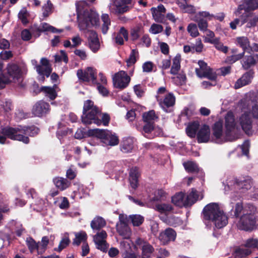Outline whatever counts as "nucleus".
<instances>
[{
    "instance_id": "obj_32",
    "label": "nucleus",
    "mask_w": 258,
    "mask_h": 258,
    "mask_svg": "<svg viewBox=\"0 0 258 258\" xmlns=\"http://www.w3.org/2000/svg\"><path fill=\"white\" fill-rule=\"evenodd\" d=\"M139 176V171L138 168L135 167L130 169L129 181L131 187L134 189H136L138 186Z\"/></svg>"
},
{
    "instance_id": "obj_64",
    "label": "nucleus",
    "mask_w": 258,
    "mask_h": 258,
    "mask_svg": "<svg viewBox=\"0 0 258 258\" xmlns=\"http://www.w3.org/2000/svg\"><path fill=\"white\" fill-rule=\"evenodd\" d=\"M163 30L162 26L157 24H153L151 25L150 29V32L154 34H157L161 32Z\"/></svg>"
},
{
    "instance_id": "obj_54",
    "label": "nucleus",
    "mask_w": 258,
    "mask_h": 258,
    "mask_svg": "<svg viewBox=\"0 0 258 258\" xmlns=\"http://www.w3.org/2000/svg\"><path fill=\"white\" fill-rule=\"evenodd\" d=\"M155 209L161 213H166L172 210V207L169 204H160L156 205Z\"/></svg>"
},
{
    "instance_id": "obj_43",
    "label": "nucleus",
    "mask_w": 258,
    "mask_h": 258,
    "mask_svg": "<svg viewBox=\"0 0 258 258\" xmlns=\"http://www.w3.org/2000/svg\"><path fill=\"white\" fill-rule=\"evenodd\" d=\"M116 164L114 161H110L106 163L104 166V171L106 174L110 175V177L113 175V173L115 171Z\"/></svg>"
},
{
    "instance_id": "obj_3",
    "label": "nucleus",
    "mask_w": 258,
    "mask_h": 258,
    "mask_svg": "<svg viewBox=\"0 0 258 258\" xmlns=\"http://www.w3.org/2000/svg\"><path fill=\"white\" fill-rule=\"evenodd\" d=\"M204 219L211 221L217 228L220 229L228 223V217L217 203H210L203 210Z\"/></svg>"
},
{
    "instance_id": "obj_8",
    "label": "nucleus",
    "mask_w": 258,
    "mask_h": 258,
    "mask_svg": "<svg viewBox=\"0 0 258 258\" xmlns=\"http://www.w3.org/2000/svg\"><path fill=\"white\" fill-rule=\"evenodd\" d=\"M7 77L10 80V83L17 82L23 74L26 73L27 69L25 64L18 66L17 64L10 62L6 67Z\"/></svg>"
},
{
    "instance_id": "obj_47",
    "label": "nucleus",
    "mask_w": 258,
    "mask_h": 258,
    "mask_svg": "<svg viewBox=\"0 0 258 258\" xmlns=\"http://www.w3.org/2000/svg\"><path fill=\"white\" fill-rule=\"evenodd\" d=\"M26 244L31 252H33L35 250H39L40 245L36 243L31 237H28L26 240Z\"/></svg>"
},
{
    "instance_id": "obj_29",
    "label": "nucleus",
    "mask_w": 258,
    "mask_h": 258,
    "mask_svg": "<svg viewBox=\"0 0 258 258\" xmlns=\"http://www.w3.org/2000/svg\"><path fill=\"white\" fill-rule=\"evenodd\" d=\"M123 38L125 40L127 41L128 33L127 30L124 27H122L116 34H114V39L116 44L122 45L124 44Z\"/></svg>"
},
{
    "instance_id": "obj_56",
    "label": "nucleus",
    "mask_w": 258,
    "mask_h": 258,
    "mask_svg": "<svg viewBox=\"0 0 258 258\" xmlns=\"http://www.w3.org/2000/svg\"><path fill=\"white\" fill-rule=\"evenodd\" d=\"M139 52L137 49H132L130 54L129 58L127 60L126 62L128 66L134 64L137 61V58L138 57Z\"/></svg>"
},
{
    "instance_id": "obj_4",
    "label": "nucleus",
    "mask_w": 258,
    "mask_h": 258,
    "mask_svg": "<svg viewBox=\"0 0 258 258\" xmlns=\"http://www.w3.org/2000/svg\"><path fill=\"white\" fill-rule=\"evenodd\" d=\"M100 110L94 105L91 100L85 101L83 106L82 121L85 124L95 123L98 125L101 124L99 119L100 117Z\"/></svg>"
},
{
    "instance_id": "obj_41",
    "label": "nucleus",
    "mask_w": 258,
    "mask_h": 258,
    "mask_svg": "<svg viewBox=\"0 0 258 258\" xmlns=\"http://www.w3.org/2000/svg\"><path fill=\"white\" fill-rule=\"evenodd\" d=\"M75 238H74L73 244L75 245L78 246L81 242L86 243L87 236V234L84 231H81L80 232L75 233Z\"/></svg>"
},
{
    "instance_id": "obj_2",
    "label": "nucleus",
    "mask_w": 258,
    "mask_h": 258,
    "mask_svg": "<svg viewBox=\"0 0 258 258\" xmlns=\"http://www.w3.org/2000/svg\"><path fill=\"white\" fill-rule=\"evenodd\" d=\"M38 128L34 126L29 127L19 126L15 128L4 127L0 132V144H5L7 138L27 144L29 142L27 136H34L38 133Z\"/></svg>"
},
{
    "instance_id": "obj_59",
    "label": "nucleus",
    "mask_w": 258,
    "mask_h": 258,
    "mask_svg": "<svg viewBox=\"0 0 258 258\" xmlns=\"http://www.w3.org/2000/svg\"><path fill=\"white\" fill-rule=\"evenodd\" d=\"M244 54L245 52H242L238 54H233L231 56H228L226 58V61L229 63H233L243 58Z\"/></svg>"
},
{
    "instance_id": "obj_58",
    "label": "nucleus",
    "mask_w": 258,
    "mask_h": 258,
    "mask_svg": "<svg viewBox=\"0 0 258 258\" xmlns=\"http://www.w3.org/2000/svg\"><path fill=\"white\" fill-rule=\"evenodd\" d=\"M177 76L172 78L173 82L177 85H181L185 83L186 76L185 74L181 73L176 74Z\"/></svg>"
},
{
    "instance_id": "obj_9",
    "label": "nucleus",
    "mask_w": 258,
    "mask_h": 258,
    "mask_svg": "<svg viewBox=\"0 0 258 258\" xmlns=\"http://www.w3.org/2000/svg\"><path fill=\"white\" fill-rule=\"evenodd\" d=\"M93 135L101 140L104 146H114L118 144L119 139L115 134L108 130L94 129L91 131Z\"/></svg>"
},
{
    "instance_id": "obj_30",
    "label": "nucleus",
    "mask_w": 258,
    "mask_h": 258,
    "mask_svg": "<svg viewBox=\"0 0 258 258\" xmlns=\"http://www.w3.org/2000/svg\"><path fill=\"white\" fill-rule=\"evenodd\" d=\"M134 148V139L128 137L123 139L120 145V150L123 153L131 152Z\"/></svg>"
},
{
    "instance_id": "obj_48",
    "label": "nucleus",
    "mask_w": 258,
    "mask_h": 258,
    "mask_svg": "<svg viewBox=\"0 0 258 258\" xmlns=\"http://www.w3.org/2000/svg\"><path fill=\"white\" fill-rule=\"evenodd\" d=\"M185 169L189 172H195L198 170V165L191 161H188L183 163Z\"/></svg>"
},
{
    "instance_id": "obj_28",
    "label": "nucleus",
    "mask_w": 258,
    "mask_h": 258,
    "mask_svg": "<svg viewBox=\"0 0 258 258\" xmlns=\"http://www.w3.org/2000/svg\"><path fill=\"white\" fill-rule=\"evenodd\" d=\"M253 77V72L252 71H249L245 73L236 81L235 84V88L238 89L248 84L251 82Z\"/></svg>"
},
{
    "instance_id": "obj_53",
    "label": "nucleus",
    "mask_w": 258,
    "mask_h": 258,
    "mask_svg": "<svg viewBox=\"0 0 258 258\" xmlns=\"http://www.w3.org/2000/svg\"><path fill=\"white\" fill-rule=\"evenodd\" d=\"M29 16L28 12L25 8H22L18 14V17L24 24L28 23V18Z\"/></svg>"
},
{
    "instance_id": "obj_17",
    "label": "nucleus",
    "mask_w": 258,
    "mask_h": 258,
    "mask_svg": "<svg viewBox=\"0 0 258 258\" xmlns=\"http://www.w3.org/2000/svg\"><path fill=\"white\" fill-rule=\"evenodd\" d=\"M107 236V233L104 230L98 232L93 236V241L96 247L103 252H106L109 246L106 240Z\"/></svg>"
},
{
    "instance_id": "obj_46",
    "label": "nucleus",
    "mask_w": 258,
    "mask_h": 258,
    "mask_svg": "<svg viewBox=\"0 0 258 258\" xmlns=\"http://www.w3.org/2000/svg\"><path fill=\"white\" fill-rule=\"evenodd\" d=\"M143 118L145 122L152 123L157 118V116L155 114V112L154 110H150L147 112L144 113L143 114Z\"/></svg>"
},
{
    "instance_id": "obj_6",
    "label": "nucleus",
    "mask_w": 258,
    "mask_h": 258,
    "mask_svg": "<svg viewBox=\"0 0 258 258\" xmlns=\"http://www.w3.org/2000/svg\"><path fill=\"white\" fill-rule=\"evenodd\" d=\"M249 209V210L246 208L243 210V214L237 223V226L240 230L251 231L255 228L256 219L254 214L256 209L253 206H250Z\"/></svg>"
},
{
    "instance_id": "obj_1",
    "label": "nucleus",
    "mask_w": 258,
    "mask_h": 258,
    "mask_svg": "<svg viewBox=\"0 0 258 258\" xmlns=\"http://www.w3.org/2000/svg\"><path fill=\"white\" fill-rule=\"evenodd\" d=\"M86 4L85 1H81L76 4L78 13L79 27L81 31H86L92 27L100 28L103 34H106L111 25V20L109 15L103 14L101 19L102 24L99 25V15L94 11L85 10L82 11L80 8L81 5Z\"/></svg>"
},
{
    "instance_id": "obj_57",
    "label": "nucleus",
    "mask_w": 258,
    "mask_h": 258,
    "mask_svg": "<svg viewBox=\"0 0 258 258\" xmlns=\"http://www.w3.org/2000/svg\"><path fill=\"white\" fill-rule=\"evenodd\" d=\"M191 20L198 23V27L201 31L205 32L208 30L207 29L208 26V22L205 19L202 18L200 19V20H198L195 18L191 19Z\"/></svg>"
},
{
    "instance_id": "obj_12",
    "label": "nucleus",
    "mask_w": 258,
    "mask_h": 258,
    "mask_svg": "<svg viewBox=\"0 0 258 258\" xmlns=\"http://www.w3.org/2000/svg\"><path fill=\"white\" fill-rule=\"evenodd\" d=\"M199 68L196 69V73L199 78H207L211 81H215L217 75L213 70L211 69L203 60L198 61Z\"/></svg>"
},
{
    "instance_id": "obj_18",
    "label": "nucleus",
    "mask_w": 258,
    "mask_h": 258,
    "mask_svg": "<svg viewBox=\"0 0 258 258\" xmlns=\"http://www.w3.org/2000/svg\"><path fill=\"white\" fill-rule=\"evenodd\" d=\"M88 35V43L90 49L94 53L97 52L100 47V44L97 33L93 30L84 31Z\"/></svg>"
},
{
    "instance_id": "obj_10",
    "label": "nucleus",
    "mask_w": 258,
    "mask_h": 258,
    "mask_svg": "<svg viewBox=\"0 0 258 258\" xmlns=\"http://www.w3.org/2000/svg\"><path fill=\"white\" fill-rule=\"evenodd\" d=\"M156 98L160 106L165 111L166 108L172 106L175 103V97L172 93L167 92L165 87H160L157 91Z\"/></svg>"
},
{
    "instance_id": "obj_24",
    "label": "nucleus",
    "mask_w": 258,
    "mask_h": 258,
    "mask_svg": "<svg viewBox=\"0 0 258 258\" xmlns=\"http://www.w3.org/2000/svg\"><path fill=\"white\" fill-rule=\"evenodd\" d=\"M258 9V0H249L245 2V4L239 5L237 9L235 11L234 14L236 16H240L241 11L244 10L245 11L253 10Z\"/></svg>"
},
{
    "instance_id": "obj_7",
    "label": "nucleus",
    "mask_w": 258,
    "mask_h": 258,
    "mask_svg": "<svg viewBox=\"0 0 258 258\" xmlns=\"http://www.w3.org/2000/svg\"><path fill=\"white\" fill-rule=\"evenodd\" d=\"M258 119V105H254L249 112L242 114L239 118L242 129L247 135L252 134V122Z\"/></svg>"
},
{
    "instance_id": "obj_36",
    "label": "nucleus",
    "mask_w": 258,
    "mask_h": 258,
    "mask_svg": "<svg viewBox=\"0 0 258 258\" xmlns=\"http://www.w3.org/2000/svg\"><path fill=\"white\" fill-rule=\"evenodd\" d=\"M53 182L56 187L60 190L66 189L70 185L69 181L62 177H55L53 179Z\"/></svg>"
},
{
    "instance_id": "obj_50",
    "label": "nucleus",
    "mask_w": 258,
    "mask_h": 258,
    "mask_svg": "<svg viewBox=\"0 0 258 258\" xmlns=\"http://www.w3.org/2000/svg\"><path fill=\"white\" fill-rule=\"evenodd\" d=\"M53 5L49 0L42 7V14L44 17H47L52 12Z\"/></svg>"
},
{
    "instance_id": "obj_14",
    "label": "nucleus",
    "mask_w": 258,
    "mask_h": 258,
    "mask_svg": "<svg viewBox=\"0 0 258 258\" xmlns=\"http://www.w3.org/2000/svg\"><path fill=\"white\" fill-rule=\"evenodd\" d=\"M132 0H112V3L109 5L110 11L115 14H122L130 9L129 5Z\"/></svg>"
},
{
    "instance_id": "obj_44",
    "label": "nucleus",
    "mask_w": 258,
    "mask_h": 258,
    "mask_svg": "<svg viewBox=\"0 0 258 258\" xmlns=\"http://www.w3.org/2000/svg\"><path fill=\"white\" fill-rule=\"evenodd\" d=\"M133 243L131 240H123L120 242V249L123 253H128L132 252V246Z\"/></svg>"
},
{
    "instance_id": "obj_5",
    "label": "nucleus",
    "mask_w": 258,
    "mask_h": 258,
    "mask_svg": "<svg viewBox=\"0 0 258 258\" xmlns=\"http://www.w3.org/2000/svg\"><path fill=\"white\" fill-rule=\"evenodd\" d=\"M252 179L250 177H246L240 180L233 176H229L225 182H223L224 185V191L226 194L237 192L238 190L242 189L247 190L251 188Z\"/></svg>"
},
{
    "instance_id": "obj_16",
    "label": "nucleus",
    "mask_w": 258,
    "mask_h": 258,
    "mask_svg": "<svg viewBox=\"0 0 258 258\" xmlns=\"http://www.w3.org/2000/svg\"><path fill=\"white\" fill-rule=\"evenodd\" d=\"M51 71L48 60L45 58H41L40 64L36 66V72L39 74L38 80L43 82L45 80V76L48 77Z\"/></svg>"
},
{
    "instance_id": "obj_19",
    "label": "nucleus",
    "mask_w": 258,
    "mask_h": 258,
    "mask_svg": "<svg viewBox=\"0 0 258 258\" xmlns=\"http://www.w3.org/2000/svg\"><path fill=\"white\" fill-rule=\"evenodd\" d=\"M49 110L50 106L49 104L42 100H40L34 104L32 112L35 116L41 117L49 112Z\"/></svg>"
},
{
    "instance_id": "obj_33",
    "label": "nucleus",
    "mask_w": 258,
    "mask_h": 258,
    "mask_svg": "<svg viewBox=\"0 0 258 258\" xmlns=\"http://www.w3.org/2000/svg\"><path fill=\"white\" fill-rule=\"evenodd\" d=\"M235 44L241 47L243 52L250 50V42L247 37L245 36L238 37L235 39Z\"/></svg>"
},
{
    "instance_id": "obj_15",
    "label": "nucleus",
    "mask_w": 258,
    "mask_h": 258,
    "mask_svg": "<svg viewBox=\"0 0 258 258\" xmlns=\"http://www.w3.org/2000/svg\"><path fill=\"white\" fill-rule=\"evenodd\" d=\"M224 120L225 135L227 137H231L238 129L233 113L231 111L228 112L225 116Z\"/></svg>"
},
{
    "instance_id": "obj_11",
    "label": "nucleus",
    "mask_w": 258,
    "mask_h": 258,
    "mask_svg": "<svg viewBox=\"0 0 258 258\" xmlns=\"http://www.w3.org/2000/svg\"><path fill=\"white\" fill-rule=\"evenodd\" d=\"M213 141L218 144L223 143L227 141H231L235 139L234 137H223V121L219 120L216 121L213 126Z\"/></svg>"
},
{
    "instance_id": "obj_31",
    "label": "nucleus",
    "mask_w": 258,
    "mask_h": 258,
    "mask_svg": "<svg viewBox=\"0 0 258 258\" xmlns=\"http://www.w3.org/2000/svg\"><path fill=\"white\" fill-rule=\"evenodd\" d=\"M117 233L123 238L129 239L132 234V231L127 224H120L116 225Z\"/></svg>"
},
{
    "instance_id": "obj_45",
    "label": "nucleus",
    "mask_w": 258,
    "mask_h": 258,
    "mask_svg": "<svg viewBox=\"0 0 258 258\" xmlns=\"http://www.w3.org/2000/svg\"><path fill=\"white\" fill-rule=\"evenodd\" d=\"M37 30L39 32L50 31L53 33L61 31L57 30L56 28L46 23H41L37 28Z\"/></svg>"
},
{
    "instance_id": "obj_13",
    "label": "nucleus",
    "mask_w": 258,
    "mask_h": 258,
    "mask_svg": "<svg viewBox=\"0 0 258 258\" xmlns=\"http://www.w3.org/2000/svg\"><path fill=\"white\" fill-rule=\"evenodd\" d=\"M112 80L115 88L123 89L128 86L131 81V77L126 72L120 71L114 75Z\"/></svg>"
},
{
    "instance_id": "obj_37",
    "label": "nucleus",
    "mask_w": 258,
    "mask_h": 258,
    "mask_svg": "<svg viewBox=\"0 0 258 258\" xmlns=\"http://www.w3.org/2000/svg\"><path fill=\"white\" fill-rule=\"evenodd\" d=\"M106 225L105 220L99 216H97L91 222V227L93 230H99Z\"/></svg>"
},
{
    "instance_id": "obj_25",
    "label": "nucleus",
    "mask_w": 258,
    "mask_h": 258,
    "mask_svg": "<svg viewBox=\"0 0 258 258\" xmlns=\"http://www.w3.org/2000/svg\"><path fill=\"white\" fill-rule=\"evenodd\" d=\"M210 129L208 125L204 124L201 126L197 134V138L199 143H206L210 140Z\"/></svg>"
},
{
    "instance_id": "obj_27",
    "label": "nucleus",
    "mask_w": 258,
    "mask_h": 258,
    "mask_svg": "<svg viewBox=\"0 0 258 258\" xmlns=\"http://www.w3.org/2000/svg\"><path fill=\"white\" fill-rule=\"evenodd\" d=\"M204 195L199 193L196 190L192 189L191 192L185 197V206H190L195 203L198 200L203 198Z\"/></svg>"
},
{
    "instance_id": "obj_62",
    "label": "nucleus",
    "mask_w": 258,
    "mask_h": 258,
    "mask_svg": "<svg viewBox=\"0 0 258 258\" xmlns=\"http://www.w3.org/2000/svg\"><path fill=\"white\" fill-rule=\"evenodd\" d=\"M250 206H248L247 207H245L244 208H243L242 205L241 203H240V202L237 203L235 206V211H234V216L236 217H238L239 216V215L241 213L243 214V210L246 208L249 210V207Z\"/></svg>"
},
{
    "instance_id": "obj_21",
    "label": "nucleus",
    "mask_w": 258,
    "mask_h": 258,
    "mask_svg": "<svg viewBox=\"0 0 258 258\" xmlns=\"http://www.w3.org/2000/svg\"><path fill=\"white\" fill-rule=\"evenodd\" d=\"M176 236V232L173 229L168 228L160 233L159 239L163 244L165 245L170 241H174Z\"/></svg>"
},
{
    "instance_id": "obj_20",
    "label": "nucleus",
    "mask_w": 258,
    "mask_h": 258,
    "mask_svg": "<svg viewBox=\"0 0 258 258\" xmlns=\"http://www.w3.org/2000/svg\"><path fill=\"white\" fill-rule=\"evenodd\" d=\"M258 246V240L256 239L249 238L244 243V247H240L236 250L238 255H247L251 253L249 248H254Z\"/></svg>"
},
{
    "instance_id": "obj_61",
    "label": "nucleus",
    "mask_w": 258,
    "mask_h": 258,
    "mask_svg": "<svg viewBox=\"0 0 258 258\" xmlns=\"http://www.w3.org/2000/svg\"><path fill=\"white\" fill-rule=\"evenodd\" d=\"M206 35L204 37V40L205 42L210 43L211 44V42L216 41L218 38H215V34L214 33L209 30H207L206 31Z\"/></svg>"
},
{
    "instance_id": "obj_34",
    "label": "nucleus",
    "mask_w": 258,
    "mask_h": 258,
    "mask_svg": "<svg viewBox=\"0 0 258 258\" xmlns=\"http://www.w3.org/2000/svg\"><path fill=\"white\" fill-rule=\"evenodd\" d=\"M58 89L56 85H54L52 87H43L41 91L45 93V95L50 100H54L57 96L56 90Z\"/></svg>"
},
{
    "instance_id": "obj_49",
    "label": "nucleus",
    "mask_w": 258,
    "mask_h": 258,
    "mask_svg": "<svg viewBox=\"0 0 258 258\" xmlns=\"http://www.w3.org/2000/svg\"><path fill=\"white\" fill-rule=\"evenodd\" d=\"M151 11L153 17L157 22L162 23L164 20V15L157 11L155 8H152Z\"/></svg>"
},
{
    "instance_id": "obj_22",
    "label": "nucleus",
    "mask_w": 258,
    "mask_h": 258,
    "mask_svg": "<svg viewBox=\"0 0 258 258\" xmlns=\"http://www.w3.org/2000/svg\"><path fill=\"white\" fill-rule=\"evenodd\" d=\"M136 243L137 245L141 246V258H151V254L153 252L154 248L150 244L140 238L136 240Z\"/></svg>"
},
{
    "instance_id": "obj_23",
    "label": "nucleus",
    "mask_w": 258,
    "mask_h": 258,
    "mask_svg": "<svg viewBox=\"0 0 258 258\" xmlns=\"http://www.w3.org/2000/svg\"><path fill=\"white\" fill-rule=\"evenodd\" d=\"M77 74L80 80L85 82L94 81L96 79V72L92 68H88L84 72L82 70H79Z\"/></svg>"
},
{
    "instance_id": "obj_39",
    "label": "nucleus",
    "mask_w": 258,
    "mask_h": 258,
    "mask_svg": "<svg viewBox=\"0 0 258 258\" xmlns=\"http://www.w3.org/2000/svg\"><path fill=\"white\" fill-rule=\"evenodd\" d=\"M181 56L176 55L173 59V63L170 70V73L172 75L177 74L180 69Z\"/></svg>"
},
{
    "instance_id": "obj_60",
    "label": "nucleus",
    "mask_w": 258,
    "mask_h": 258,
    "mask_svg": "<svg viewBox=\"0 0 258 258\" xmlns=\"http://www.w3.org/2000/svg\"><path fill=\"white\" fill-rule=\"evenodd\" d=\"M211 44L214 45L215 48L224 53H226L228 51V47L226 46H224L223 44L221 42L218 38L216 41L211 42Z\"/></svg>"
},
{
    "instance_id": "obj_51",
    "label": "nucleus",
    "mask_w": 258,
    "mask_h": 258,
    "mask_svg": "<svg viewBox=\"0 0 258 258\" xmlns=\"http://www.w3.org/2000/svg\"><path fill=\"white\" fill-rule=\"evenodd\" d=\"M187 31L192 37H196L200 35L197 26L194 23L188 24L187 27Z\"/></svg>"
},
{
    "instance_id": "obj_35",
    "label": "nucleus",
    "mask_w": 258,
    "mask_h": 258,
    "mask_svg": "<svg viewBox=\"0 0 258 258\" xmlns=\"http://www.w3.org/2000/svg\"><path fill=\"white\" fill-rule=\"evenodd\" d=\"M172 203L176 206L181 207L185 206V197L183 192L176 194L172 198Z\"/></svg>"
},
{
    "instance_id": "obj_55",
    "label": "nucleus",
    "mask_w": 258,
    "mask_h": 258,
    "mask_svg": "<svg viewBox=\"0 0 258 258\" xmlns=\"http://www.w3.org/2000/svg\"><path fill=\"white\" fill-rule=\"evenodd\" d=\"M54 57L55 62H60L63 61L66 63H67L68 61L67 55L63 50L60 51V52L56 53Z\"/></svg>"
},
{
    "instance_id": "obj_26",
    "label": "nucleus",
    "mask_w": 258,
    "mask_h": 258,
    "mask_svg": "<svg viewBox=\"0 0 258 258\" xmlns=\"http://www.w3.org/2000/svg\"><path fill=\"white\" fill-rule=\"evenodd\" d=\"M241 62L242 68L244 70H248L258 62V54H253L245 56Z\"/></svg>"
},
{
    "instance_id": "obj_42",
    "label": "nucleus",
    "mask_w": 258,
    "mask_h": 258,
    "mask_svg": "<svg viewBox=\"0 0 258 258\" xmlns=\"http://www.w3.org/2000/svg\"><path fill=\"white\" fill-rule=\"evenodd\" d=\"M199 128V123L198 122H194L189 124L186 129L187 135L190 137H195Z\"/></svg>"
},
{
    "instance_id": "obj_38",
    "label": "nucleus",
    "mask_w": 258,
    "mask_h": 258,
    "mask_svg": "<svg viewBox=\"0 0 258 258\" xmlns=\"http://www.w3.org/2000/svg\"><path fill=\"white\" fill-rule=\"evenodd\" d=\"M176 4L182 13L191 14L194 13L196 11L195 7L192 5H187L186 2H182L179 0H177Z\"/></svg>"
},
{
    "instance_id": "obj_63",
    "label": "nucleus",
    "mask_w": 258,
    "mask_h": 258,
    "mask_svg": "<svg viewBox=\"0 0 258 258\" xmlns=\"http://www.w3.org/2000/svg\"><path fill=\"white\" fill-rule=\"evenodd\" d=\"M155 65L150 61L144 62L142 65L143 71L144 73H151L153 71Z\"/></svg>"
},
{
    "instance_id": "obj_52",
    "label": "nucleus",
    "mask_w": 258,
    "mask_h": 258,
    "mask_svg": "<svg viewBox=\"0 0 258 258\" xmlns=\"http://www.w3.org/2000/svg\"><path fill=\"white\" fill-rule=\"evenodd\" d=\"M130 219L134 226H139L143 223L144 220V217L140 215H131Z\"/></svg>"
},
{
    "instance_id": "obj_40",
    "label": "nucleus",
    "mask_w": 258,
    "mask_h": 258,
    "mask_svg": "<svg viewBox=\"0 0 258 258\" xmlns=\"http://www.w3.org/2000/svg\"><path fill=\"white\" fill-rule=\"evenodd\" d=\"M154 127L153 123L146 122L143 126L142 134L147 138H153L152 133L154 132Z\"/></svg>"
}]
</instances>
